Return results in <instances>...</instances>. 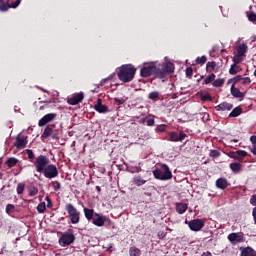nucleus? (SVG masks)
Listing matches in <instances>:
<instances>
[{
  "label": "nucleus",
  "mask_w": 256,
  "mask_h": 256,
  "mask_svg": "<svg viewBox=\"0 0 256 256\" xmlns=\"http://www.w3.org/2000/svg\"><path fill=\"white\" fill-rule=\"evenodd\" d=\"M241 71H243V69L239 66V63L233 62V64H231L229 69L230 75H237V73H241Z\"/></svg>",
  "instance_id": "obj_18"
},
{
  "label": "nucleus",
  "mask_w": 256,
  "mask_h": 256,
  "mask_svg": "<svg viewBox=\"0 0 256 256\" xmlns=\"http://www.w3.org/2000/svg\"><path fill=\"white\" fill-rule=\"evenodd\" d=\"M162 69H163L164 71H166L167 74H169V73H173V71H174L175 68L173 67V63L168 62V63H165V64L163 65Z\"/></svg>",
  "instance_id": "obj_28"
},
{
  "label": "nucleus",
  "mask_w": 256,
  "mask_h": 256,
  "mask_svg": "<svg viewBox=\"0 0 256 256\" xmlns=\"http://www.w3.org/2000/svg\"><path fill=\"white\" fill-rule=\"evenodd\" d=\"M17 163H19V160H17V158L11 157L7 160L6 164L8 167H15L17 165Z\"/></svg>",
  "instance_id": "obj_31"
},
{
  "label": "nucleus",
  "mask_w": 256,
  "mask_h": 256,
  "mask_svg": "<svg viewBox=\"0 0 256 256\" xmlns=\"http://www.w3.org/2000/svg\"><path fill=\"white\" fill-rule=\"evenodd\" d=\"M148 99H151V101H157V99H159V92H151L148 96Z\"/></svg>",
  "instance_id": "obj_35"
},
{
  "label": "nucleus",
  "mask_w": 256,
  "mask_h": 256,
  "mask_svg": "<svg viewBox=\"0 0 256 256\" xmlns=\"http://www.w3.org/2000/svg\"><path fill=\"white\" fill-rule=\"evenodd\" d=\"M9 3H11V1H9V0H7L6 2H5V0H0V11L2 13L9 11V9H10Z\"/></svg>",
  "instance_id": "obj_24"
},
{
  "label": "nucleus",
  "mask_w": 256,
  "mask_h": 256,
  "mask_svg": "<svg viewBox=\"0 0 256 256\" xmlns=\"http://www.w3.org/2000/svg\"><path fill=\"white\" fill-rule=\"evenodd\" d=\"M240 161H243V157H247V151L245 150H238L236 151Z\"/></svg>",
  "instance_id": "obj_40"
},
{
  "label": "nucleus",
  "mask_w": 256,
  "mask_h": 256,
  "mask_svg": "<svg viewBox=\"0 0 256 256\" xmlns=\"http://www.w3.org/2000/svg\"><path fill=\"white\" fill-rule=\"evenodd\" d=\"M233 83H239V81H243V76L237 75L232 79Z\"/></svg>",
  "instance_id": "obj_52"
},
{
  "label": "nucleus",
  "mask_w": 256,
  "mask_h": 256,
  "mask_svg": "<svg viewBox=\"0 0 256 256\" xmlns=\"http://www.w3.org/2000/svg\"><path fill=\"white\" fill-rule=\"evenodd\" d=\"M231 95L235 97V99H243V97H245V94L241 91H239V89H237L235 87V85L231 86Z\"/></svg>",
  "instance_id": "obj_19"
},
{
  "label": "nucleus",
  "mask_w": 256,
  "mask_h": 256,
  "mask_svg": "<svg viewBox=\"0 0 256 256\" xmlns=\"http://www.w3.org/2000/svg\"><path fill=\"white\" fill-rule=\"evenodd\" d=\"M241 256H256V251L251 247L240 248Z\"/></svg>",
  "instance_id": "obj_21"
},
{
  "label": "nucleus",
  "mask_w": 256,
  "mask_h": 256,
  "mask_svg": "<svg viewBox=\"0 0 256 256\" xmlns=\"http://www.w3.org/2000/svg\"><path fill=\"white\" fill-rule=\"evenodd\" d=\"M51 135H53V128H51V127H46V128L44 129V132H43V134H42V137H43L44 139H47V137H51Z\"/></svg>",
  "instance_id": "obj_30"
},
{
  "label": "nucleus",
  "mask_w": 256,
  "mask_h": 256,
  "mask_svg": "<svg viewBox=\"0 0 256 256\" xmlns=\"http://www.w3.org/2000/svg\"><path fill=\"white\" fill-rule=\"evenodd\" d=\"M92 223L96 227H103L105 223H108V225H111V219H109L107 216H103V214H94V217L92 218Z\"/></svg>",
  "instance_id": "obj_7"
},
{
  "label": "nucleus",
  "mask_w": 256,
  "mask_h": 256,
  "mask_svg": "<svg viewBox=\"0 0 256 256\" xmlns=\"http://www.w3.org/2000/svg\"><path fill=\"white\" fill-rule=\"evenodd\" d=\"M202 256H211V252L207 251V252H203Z\"/></svg>",
  "instance_id": "obj_63"
},
{
  "label": "nucleus",
  "mask_w": 256,
  "mask_h": 256,
  "mask_svg": "<svg viewBox=\"0 0 256 256\" xmlns=\"http://www.w3.org/2000/svg\"><path fill=\"white\" fill-rule=\"evenodd\" d=\"M185 137H187V134L180 132H169V139L168 141H173L174 143L182 142L185 140Z\"/></svg>",
  "instance_id": "obj_11"
},
{
  "label": "nucleus",
  "mask_w": 256,
  "mask_h": 256,
  "mask_svg": "<svg viewBox=\"0 0 256 256\" xmlns=\"http://www.w3.org/2000/svg\"><path fill=\"white\" fill-rule=\"evenodd\" d=\"M153 175L155 179H159L160 181H169V179L173 178V173L166 164L162 165L161 168L153 170Z\"/></svg>",
  "instance_id": "obj_2"
},
{
  "label": "nucleus",
  "mask_w": 256,
  "mask_h": 256,
  "mask_svg": "<svg viewBox=\"0 0 256 256\" xmlns=\"http://www.w3.org/2000/svg\"><path fill=\"white\" fill-rule=\"evenodd\" d=\"M55 117H57L56 113H49L46 114L44 117H42L39 122L38 126L39 127H44V125H47V123H51V121H54Z\"/></svg>",
  "instance_id": "obj_13"
},
{
  "label": "nucleus",
  "mask_w": 256,
  "mask_h": 256,
  "mask_svg": "<svg viewBox=\"0 0 256 256\" xmlns=\"http://www.w3.org/2000/svg\"><path fill=\"white\" fill-rule=\"evenodd\" d=\"M9 5H10V9H17V7L19 5H21V0H16V1L10 3Z\"/></svg>",
  "instance_id": "obj_44"
},
{
  "label": "nucleus",
  "mask_w": 256,
  "mask_h": 256,
  "mask_svg": "<svg viewBox=\"0 0 256 256\" xmlns=\"http://www.w3.org/2000/svg\"><path fill=\"white\" fill-rule=\"evenodd\" d=\"M230 169L231 171H233V173H238V171H241V163H231L230 164Z\"/></svg>",
  "instance_id": "obj_29"
},
{
  "label": "nucleus",
  "mask_w": 256,
  "mask_h": 256,
  "mask_svg": "<svg viewBox=\"0 0 256 256\" xmlns=\"http://www.w3.org/2000/svg\"><path fill=\"white\" fill-rule=\"evenodd\" d=\"M23 191H25V184L19 183L17 185V194L18 195H23Z\"/></svg>",
  "instance_id": "obj_39"
},
{
  "label": "nucleus",
  "mask_w": 256,
  "mask_h": 256,
  "mask_svg": "<svg viewBox=\"0 0 256 256\" xmlns=\"http://www.w3.org/2000/svg\"><path fill=\"white\" fill-rule=\"evenodd\" d=\"M27 146V139L23 137H17L16 142L14 143V147L17 149H23Z\"/></svg>",
  "instance_id": "obj_17"
},
{
  "label": "nucleus",
  "mask_w": 256,
  "mask_h": 256,
  "mask_svg": "<svg viewBox=\"0 0 256 256\" xmlns=\"http://www.w3.org/2000/svg\"><path fill=\"white\" fill-rule=\"evenodd\" d=\"M204 81L206 85H209V83H213V81H215V74L208 75Z\"/></svg>",
  "instance_id": "obj_37"
},
{
  "label": "nucleus",
  "mask_w": 256,
  "mask_h": 256,
  "mask_svg": "<svg viewBox=\"0 0 256 256\" xmlns=\"http://www.w3.org/2000/svg\"><path fill=\"white\" fill-rule=\"evenodd\" d=\"M210 157H219V152L217 150H212L210 152Z\"/></svg>",
  "instance_id": "obj_57"
},
{
  "label": "nucleus",
  "mask_w": 256,
  "mask_h": 256,
  "mask_svg": "<svg viewBox=\"0 0 256 256\" xmlns=\"http://www.w3.org/2000/svg\"><path fill=\"white\" fill-rule=\"evenodd\" d=\"M133 183L137 187H141V186L145 185V183H147V180H144L140 175H138L133 178Z\"/></svg>",
  "instance_id": "obj_23"
},
{
  "label": "nucleus",
  "mask_w": 256,
  "mask_h": 256,
  "mask_svg": "<svg viewBox=\"0 0 256 256\" xmlns=\"http://www.w3.org/2000/svg\"><path fill=\"white\" fill-rule=\"evenodd\" d=\"M94 213L95 212L93 211V209L84 208V215L88 221L93 220V218L95 217Z\"/></svg>",
  "instance_id": "obj_26"
},
{
  "label": "nucleus",
  "mask_w": 256,
  "mask_h": 256,
  "mask_svg": "<svg viewBox=\"0 0 256 256\" xmlns=\"http://www.w3.org/2000/svg\"><path fill=\"white\" fill-rule=\"evenodd\" d=\"M204 63H207V56L196 58V65H203Z\"/></svg>",
  "instance_id": "obj_36"
},
{
  "label": "nucleus",
  "mask_w": 256,
  "mask_h": 256,
  "mask_svg": "<svg viewBox=\"0 0 256 256\" xmlns=\"http://www.w3.org/2000/svg\"><path fill=\"white\" fill-rule=\"evenodd\" d=\"M165 129H167V125L165 124H161L156 127V131L158 133H164Z\"/></svg>",
  "instance_id": "obj_43"
},
{
  "label": "nucleus",
  "mask_w": 256,
  "mask_h": 256,
  "mask_svg": "<svg viewBox=\"0 0 256 256\" xmlns=\"http://www.w3.org/2000/svg\"><path fill=\"white\" fill-rule=\"evenodd\" d=\"M249 47L247 44L242 43L238 45L237 52L232 58L233 63H241L243 59H245V55L248 51Z\"/></svg>",
  "instance_id": "obj_3"
},
{
  "label": "nucleus",
  "mask_w": 256,
  "mask_h": 256,
  "mask_svg": "<svg viewBox=\"0 0 256 256\" xmlns=\"http://www.w3.org/2000/svg\"><path fill=\"white\" fill-rule=\"evenodd\" d=\"M83 98H84L83 92H80V93L74 95L72 98H70L68 100V103H69V105H79V103H81V101H83Z\"/></svg>",
  "instance_id": "obj_14"
},
{
  "label": "nucleus",
  "mask_w": 256,
  "mask_h": 256,
  "mask_svg": "<svg viewBox=\"0 0 256 256\" xmlns=\"http://www.w3.org/2000/svg\"><path fill=\"white\" fill-rule=\"evenodd\" d=\"M228 240L232 245H237V243H243L245 238H243V233H231L228 235Z\"/></svg>",
  "instance_id": "obj_10"
},
{
  "label": "nucleus",
  "mask_w": 256,
  "mask_h": 256,
  "mask_svg": "<svg viewBox=\"0 0 256 256\" xmlns=\"http://www.w3.org/2000/svg\"><path fill=\"white\" fill-rule=\"evenodd\" d=\"M74 242L75 235H73V233L71 232H65L59 238V245H61V247H69V245H71Z\"/></svg>",
  "instance_id": "obj_5"
},
{
  "label": "nucleus",
  "mask_w": 256,
  "mask_h": 256,
  "mask_svg": "<svg viewBox=\"0 0 256 256\" xmlns=\"http://www.w3.org/2000/svg\"><path fill=\"white\" fill-rule=\"evenodd\" d=\"M172 99H177V94H173Z\"/></svg>",
  "instance_id": "obj_64"
},
{
  "label": "nucleus",
  "mask_w": 256,
  "mask_h": 256,
  "mask_svg": "<svg viewBox=\"0 0 256 256\" xmlns=\"http://www.w3.org/2000/svg\"><path fill=\"white\" fill-rule=\"evenodd\" d=\"M26 153L28 155V159H31V160L35 159V154L33 153V150L27 149Z\"/></svg>",
  "instance_id": "obj_48"
},
{
  "label": "nucleus",
  "mask_w": 256,
  "mask_h": 256,
  "mask_svg": "<svg viewBox=\"0 0 256 256\" xmlns=\"http://www.w3.org/2000/svg\"><path fill=\"white\" fill-rule=\"evenodd\" d=\"M146 124L148 127H153V125H155V119H148Z\"/></svg>",
  "instance_id": "obj_54"
},
{
  "label": "nucleus",
  "mask_w": 256,
  "mask_h": 256,
  "mask_svg": "<svg viewBox=\"0 0 256 256\" xmlns=\"http://www.w3.org/2000/svg\"><path fill=\"white\" fill-rule=\"evenodd\" d=\"M129 255L130 256H141V249H139L135 246H132L129 249Z\"/></svg>",
  "instance_id": "obj_27"
},
{
  "label": "nucleus",
  "mask_w": 256,
  "mask_h": 256,
  "mask_svg": "<svg viewBox=\"0 0 256 256\" xmlns=\"http://www.w3.org/2000/svg\"><path fill=\"white\" fill-rule=\"evenodd\" d=\"M252 215H253V218H254V223H256V207L253 209Z\"/></svg>",
  "instance_id": "obj_61"
},
{
  "label": "nucleus",
  "mask_w": 256,
  "mask_h": 256,
  "mask_svg": "<svg viewBox=\"0 0 256 256\" xmlns=\"http://www.w3.org/2000/svg\"><path fill=\"white\" fill-rule=\"evenodd\" d=\"M42 173L46 179H55V177L59 175V170L57 169V166L49 164Z\"/></svg>",
  "instance_id": "obj_8"
},
{
  "label": "nucleus",
  "mask_w": 256,
  "mask_h": 256,
  "mask_svg": "<svg viewBox=\"0 0 256 256\" xmlns=\"http://www.w3.org/2000/svg\"><path fill=\"white\" fill-rule=\"evenodd\" d=\"M141 77H151V75H155V66L150 64L148 66L143 67L140 70Z\"/></svg>",
  "instance_id": "obj_12"
},
{
  "label": "nucleus",
  "mask_w": 256,
  "mask_h": 256,
  "mask_svg": "<svg viewBox=\"0 0 256 256\" xmlns=\"http://www.w3.org/2000/svg\"><path fill=\"white\" fill-rule=\"evenodd\" d=\"M114 101L116 105H123V103H125V99L123 98H114Z\"/></svg>",
  "instance_id": "obj_50"
},
{
  "label": "nucleus",
  "mask_w": 256,
  "mask_h": 256,
  "mask_svg": "<svg viewBox=\"0 0 256 256\" xmlns=\"http://www.w3.org/2000/svg\"><path fill=\"white\" fill-rule=\"evenodd\" d=\"M158 237H159V239H164L165 238V233L159 232Z\"/></svg>",
  "instance_id": "obj_62"
},
{
  "label": "nucleus",
  "mask_w": 256,
  "mask_h": 256,
  "mask_svg": "<svg viewBox=\"0 0 256 256\" xmlns=\"http://www.w3.org/2000/svg\"><path fill=\"white\" fill-rule=\"evenodd\" d=\"M202 101H211V95L209 94H202L201 95Z\"/></svg>",
  "instance_id": "obj_49"
},
{
  "label": "nucleus",
  "mask_w": 256,
  "mask_h": 256,
  "mask_svg": "<svg viewBox=\"0 0 256 256\" xmlns=\"http://www.w3.org/2000/svg\"><path fill=\"white\" fill-rule=\"evenodd\" d=\"M35 165L36 171L38 173H43V171H45L47 169V166L49 165V159L47 158V156L40 155L37 157Z\"/></svg>",
  "instance_id": "obj_6"
},
{
  "label": "nucleus",
  "mask_w": 256,
  "mask_h": 256,
  "mask_svg": "<svg viewBox=\"0 0 256 256\" xmlns=\"http://www.w3.org/2000/svg\"><path fill=\"white\" fill-rule=\"evenodd\" d=\"M229 157H231L232 159H236L237 161H241V158L238 156L237 151L230 152Z\"/></svg>",
  "instance_id": "obj_47"
},
{
  "label": "nucleus",
  "mask_w": 256,
  "mask_h": 256,
  "mask_svg": "<svg viewBox=\"0 0 256 256\" xmlns=\"http://www.w3.org/2000/svg\"><path fill=\"white\" fill-rule=\"evenodd\" d=\"M154 75L158 79H165L167 77V72L163 68H157L155 67Z\"/></svg>",
  "instance_id": "obj_22"
},
{
  "label": "nucleus",
  "mask_w": 256,
  "mask_h": 256,
  "mask_svg": "<svg viewBox=\"0 0 256 256\" xmlns=\"http://www.w3.org/2000/svg\"><path fill=\"white\" fill-rule=\"evenodd\" d=\"M53 189H54V191H59V189H61V183L54 182L53 183Z\"/></svg>",
  "instance_id": "obj_53"
},
{
  "label": "nucleus",
  "mask_w": 256,
  "mask_h": 256,
  "mask_svg": "<svg viewBox=\"0 0 256 256\" xmlns=\"http://www.w3.org/2000/svg\"><path fill=\"white\" fill-rule=\"evenodd\" d=\"M187 204L185 203H177L176 204V211L177 213H179V215H183V213H185V211H187Z\"/></svg>",
  "instance_id": "obj_25"
},
{
  "label": "nucleus",
  "mask_w": 256,
  "mask_h": 256,
  "mask_svg": "<svg viewBox=\"0 0 256 256\" xmlns=\"http://www.w3.org/2000/svg\"><path fill=\"white\" fill-rule=\"evenodd\" d=\"M225 83V80L223 79H217L213 82L214 87H222V85Z\"/></svg>",
  "instance_id": "obj_42"
},
{
  "label": "nucleus",
  "mask_w": 256,
  "mask_h": 256,
  "mask_svg": "<svg viewBox=\"0 0 256 256\" xmlns=\"http://www.w3.org/2000/svg\"><path fill=\"white\" fill-rule=\"evenodd\" d=\"M45 209H47L45 202L38 204V206H37L38 213H45Z\"/></svg>",
  "instance_id": "obj_34"
},
{
  "label": "nucleus",
  "mask_w": 256,
  "mask_h": 256,
  "mask_svg": "<svg viewBox=\"0 0 256 256\" xmlns=\"http://www.w3.org/2000/svg\"><path fill=\"white\" fill-rule=\"evenodd\" d=\"M215 69V62H208L207 63V69Z\"/></svg>",
  "instance_id": "obj_58"
},
{
  "label": "nucleus",
  "mask_w": 256,
  "mask_h": 256,
  "mask_svg": "<svg viewBox=\"0 0 256 256\" xmlns=\"http://www.w3.org/2000/svg\"><path fill=\"white\" fill-rule=\"evenodd\" d=\"M130 173H141V166H134L130 168Z\"/></svg>",
  "instance_id": "obj_45"
},
{
  "label": "nucleus",
  "mask_w": 256,
  "mask_h": 256,
  "mask_svg": "<svg viewBox=\"0 0 256 256\" xmlns=\"http://www.w3.org/2000/svg\"><path fill=\"white\" fill-rule=\"evenodd\" d=\"M216 187L218 189H227V187H229V182H227V179L225 178H219L217 181H216Z\"/></svg>",
  "instance_id": "obj_20"
},
{
  "label": "nucleus",
  "mask_w": 256,
  "mask_h": 256,
  "mask_svg": "<svg viewBox=\"0 0 256 256\" xmlns=\"http://www.w3.org/2000/svg\"><path fill=\"white\" fill-rule=\"evenodd\" d=\"M247 17H248L249 21H252V23H255V21H256V14L255 13L251 12L247 15Z\"/></svg>",
  "instance_id": "obj_46"
},
{
  "label": "nucleus",
  "mask_w": 256,
  "mask_h": 256,
  "mask_svg": "<svg viewBox=\"0 0 256 256\" xmlns=\"http://www.w3.org/2000/svg\"><path fill=\"white\" fill-rule=\"evenodd\" d=\"M66 211L68 213L72 225H77V223H79L80 220L79 211H77V208H75L73 204H67Z\"/></svg>",
  "instance_id": "obj_4"
},
{
  "label": "nucleus",
  "mask_w": 256,
  "mask_h": 256,
  "mask_svg": "<svg viewBox=\"0 0 256 256\" xmlns=\"http://www.w3.org/2000/svg\"><path fill=\"white\" fill-rule=\"evenodd\" d=\"M216 111H231L233 109V104L228 102H222L215 107Z\"/></svg>",
  "instance_id": "obj_16"
},
{
  "label": "nucleus",
  "mask_w": 256,
  "mask_h": 256,
  "mask_svg": "<svg viewBox=\"0 0 256 256\" xmlns=\"http://www.w3.org/2000/svg\"><path fill=\"white\" fill-rule=\"evenodd\" d=\"M250 151H251V153H253V155H256V145H253V146L250 148Z\"/></svg>",
  "instance_id": "obj_59"
},
{
  "label": "nucleus",
  "mask_w": 256,
  "mask_h": 256,
  "mask_svg": "<svg viewBox=\"0 0 256 256\" xmlns=\"http://www.w3.org/2000/svg\"><path fill=\"white\" fill-rule=\"evenodd\" d=\"M136 119H138V123L144 125L145 121H147V116H145V114H142L140 116H136Z\"/></svg>",
  "instance_id": "obj_41"
},
{
  "label": "nucleus",
  "mask_w": 256,
  "mask_h": 256,
  "mask_svg": "<svg viewBox=\"0 0 256 256\" xmlns=\"http://www.w3.org/2000/svg\"><path fill=\"white\" fill-rule=\"evenodd\" d=\"M94 109L98 113H108L109 112V108H107V106H105L101 103V99L97 100L96 104L94 105Z\"/></svg>",
  "instance_id": "obj_15"
},
{
  "label": "nucleus",
  "mask_w": 256,
  "mask_h": 256,
  "mask_svg": "<svg viewBox=\"0 0 256 256\" xmlns=\"http://www.w3.org/2000/svg\"><path fill=\"white\" fill-rule=\"evenodd\" d=\"M250 203H251V205H253V206L256 205V194L251 196V198H250Z\"/></svg>",
  "instance_id": "obj_55"
},
{
  "label": "nucleus",
  "mask_w": 256,
  "mask_h": 256,
  "mask_svg": "<svg viewBox=\"0 0 256 256\" xmlns=\"http://www.w3.org/2000/svg\"><path fill=\"white\" fill-rule=\"evenodd\" d=\"M239 115H241V108L236 107L229 113L228 117H239Z\"/></svg>",
  "instance_id": "obj_32"
},
{
  "label": "nucleus",
  "mask_w": 256,
  "mask_h": 256,
  "mask_svg": "<svg viewBox=\"0 0 256 256\" xmlns=\"http://www.w3.org/2000/svg\"><path fill=\"white\" fill-rule=\"evenodd\" d=\"M15 212V205H13V204H8L7 206H6V213L8 214V215H11V213H14Z\"/></svg>",
  "instance_id": "obj_38"
},
{
  "label": "nucleus",
  "mask_w": 256,
  "mask_h": 256,
  "mask_svg": "<svg viewBox=\"0 0 256 256\" xmlns=\"http://www.w3.org/2000/svg\"><path fill=\"white\" fill-rule=\"evenodd\" d=\"M251 83V78L245 77L242 78V85H249Z\"/></svg>",
  "instance_id": "obj_51"
},
{
  "label": "nucleus",
  "mask_w": 256,
  "mask_h": 256,
  "mask_svg": "<svg viewBox=\"0 0 256 256\" xmlns=\"http://www.w3.org/2000/svg\"><path fill=\"white\" fill-rule=\"evenodd\" d=\"M188 227L192 231H201L205 227V220L203 219H194L188 222Z\"/></svg>",
  "instance_id": "obj_9"
},
{
  "label": "nucleus",
  "mask_w": 256,
  "mask_h": 256,
  "mask_svg": "<svg viewBox=\"0 0 256 256\" xmlns=\"http://www.w3.org/2000/svg\"><path fill=\"white\" fill-rule=\"evenodd\" d=\"M186 75L188 77H191V75H193V68L189 67L186 69Z\"/></svg>",
  "instance_id": "obj_56"
},
{
  "label": "nucleus",
  "mask_w": 256,
  "mask_h": 256,
  "mask_svg": "<svg viewBox=\"0 0 256 256\" xmlns=\"http://www.w3.org/2000/svg\"><path fill=\"white\" fill-rule=\"evenodd\" d=\"M135 71V67L131 64L122 65L118 72V78L120 81H123V83H129L130 81H133Z\"/></svg>",
  "instance_id": "obj_1"
},
{
  "label": "nucleus",
  "mask_w": 256,
  "mask_h": 256,
  "mask_svg": "<svg viewBox=\"0 0 256 256\" xmlns=\"http://www.w3.org/2000/svg\"><path fill=\"white\" fill-rule=\"evenodd\" d=\"M37 193H39V189H37V187L33 186L28 190V195L30 197H35V195H37Z\"/></svg>",
  "instance_id": "obj_33"
},
{
  "label": "nucleus",
  "mask_w": 256,
  "mask_h": 256,
  "mask_svg": "<svg viewBox=\"0 0 256 256\" xmlns=\"http://www.w3.org/2000/svg\"><path fill=\"white\" fill-rule=\"evenodd\" d=\"M250 141L253 145H256V136H251Z\"/></svg>",
  "instance_id": "obj_60"
}]
</instances>
